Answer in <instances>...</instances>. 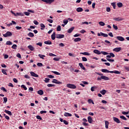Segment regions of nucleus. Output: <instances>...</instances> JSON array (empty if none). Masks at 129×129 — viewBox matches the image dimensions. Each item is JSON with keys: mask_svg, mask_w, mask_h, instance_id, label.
Wrapping results in <instances>:
<instances>
[{"mask_svg": "<svg viewBox=\"0 0 129 129\" xmlns=\"http://www.w3.org/2000/svg\"><path fill=\"white\" fill-rule=\"evenodd\" d=\"M95 89H97V87L94 86L91 88V91H94Z\"/></svg>", "mask_w": 129, "mask_h": 129, "instance_id": "bb28decb", "label": "nucleus"}, {"mask_svg": "<svg viewBox=\"0 0 129 129\" xmlns=\"http://www.w3.org/2000/svg\"><path fill=\"white\" fill-rule=\"evenodd\" d=\"M111 73H115V74H120V72L118 71H111Z\"/></svg>", "mask_w": 129, "mask_h": 129, "instance_id": "a878e982", "label": "nucleus"}, {"mask_svg": "<svg viewBox=\"0 0 129 129\" xmlns=\"http://www.w3.org/2000/svg\"><path fill=\"white\" fill-rule=\"evenodd\" d=\"M2 73H3V74H5V75H8V74H7V72L5 70L2 69Z\"/></svg>", "mask_w": 129, "mask_h": 129, "instance_id": "a19ab883", "label": "nucleus"}, {"mask_svg": "<svg viewBox=\"0 0 129 129\" xmlns=\"http://www.w3.org/2000/svg\"><path fill=\"white\" fill-rule=\"evenodd\" d=\"M100 92L101 94H102V95H105V93H106V91L105 90H102L100 91Z\"/></svg>", "mask_w": 129, "mask_h": 129, "instance_id": "b1692460", "label": "nucleus"}, {"mask_svg": "<svg viewBox=\"0 0 129 129\" xmlns=\"http://www.w3.org/2000/svg\"><path fill=\"white\" fill-rule=\"evenodd\" d=\"M16 56H17V57H18V58H19L20 59H21V58H22V56H21V54H20V53H18Z\"/></svg>", "mask_w": 129, "mask_h": 129, "instance_id": "680f3d73", "label": "nucleus"}, {"mask_svg": "<svg viewBox=\"0 0 129 129\" xmlns=\"http://www.w3.org/2000/svg\"><path fill=\"white\" fill-rule=\"evenodd\" d=\"M28 36H29V37H34V33H32V32H29L28 34Z\"/></svg>", "mask_w": 129, "mask_h": 129, "instance_id": "c756f323", "label": "nucleus"}, {"mask_svg": "<svg viewBox=\"0 0 129 129\" xmlns=\"http://www.w3.org/2000/svg\"><path fill=\"white\" fill-rule=\"evenodd\" d=\"M113 20L117 22H120V21H123V18H122L121 17H118L117 18H114Z\"/></svg>", "mask_w": 129, "mask_h": 129, "instance_id": "423d86ee", "label": "nucleus"}, {"mask_svg": "<svg viewBox=\"0 0 129 129\" xmlns=\"http://www.w3.org/2000/svg\"><path fill=\"white\" fill-rule=\"evenodd\" d=\"M113 29H114V30H116L118 29L117 28V26H116V25H115L114 24L113 25Z\"/></svg>", "mask_w": 129, "mask_h": 129, "instance_id": "8fccbe9b", "label": "nucleus"}, {"mask_svg": "<svg viewBox=\"0 0 129 129\" xmlns=\"http://www.w3.org/2000/svg\"><path fill=\"white\" fill-rule=\"evenodd\" d=\"M17 47H18V46H17L16 44H14V45L12 46V49H17Z\"/></svg>", "mask_w": 129, "mask_h": 129, "instance_id": "3c124183", "label": "nucleus"}, {"mask_svg": "<svg viewBox=\"0 0 129 129\" xmlns=\"http://www.w3.org/2000/svg\"><path fill=\"white\" fill-rule=\"evenodd\" d=\"M47 22H49V23H50V24H52V23H53V20L52 19H47Z\"/></svg>", "mask_w": 129, "mask_h": 129, "instance_id": "864d4df0", "label": "nucleus"}, {"mask_svg": "<svg viewBox=\"0 0 129 129\" xmlns=\"http://www.w3.org/2000/svg\"><path fill=\"white\" fill-rule=\"evenodd\" d=\"M105 128H108V125L109 124V122L108 121H105Z\"/></svg>", "mask_w": 129, "mask_h": 129, "instance_id": "5701e85b", "label": "nucleus"}, {"mask_svg": "<svg viewBox=\"0 0 129 129\" xmlns=\"http://www.w3.org/2000/svg\"><path fill=\"white\" fill-rule=\"evenodd\" d=\"M76 11L78 12V13H81V12H83V9H82V8L79 7L77 8Z\"/></svg>", "mask_w": 129, "mask_h": 129, "instance_id": "dca6fc26", "label": "nucleus"}, {"mask_svg": "<svg viewBox=\"0 0 129 129\" xmlns=\"http://www.w3.org/2000/svg\"><path fill=\"white\" fill-rule=\"evenodd\" d=\"M29 91H34V89H33L32 87H30L29 88Z\"/></svg>", "mask_w": 129, "mask_h": 129, "instance_id": "338daca9", "label": "nucleus"}, {"mask_svg": "<svg viewBox=\"0 0 129 129\" xmlns=\"http://www.w3.org/2000/svg\"><path fill=\"white\" fill-rule=\"evenodd\" d=\"M99 25H100V26H102V27H103V26L105 25V23H104V22L102 21H101L99 22Z\"/></svg>", "mask_w": 129, "mask_h": 129, "instance_id": "7c9ffc66", "label": "nucleus"}, {"mask_svg": "<svg viewBox=\"0 0 129 129\" xmlns=\"http://www.w3.org/2000/svg\"><path fill=\"white\" fill-rule=\"evenodd\" d=\"M80 54H82V55H85L86 56H90V53L87 52H81Z\"/></svg>", "mask_w": 129, "mask_h": 129, "instance_id": "6ab92c4d", "label": "nucleus"}, {"mask_svg": "<svg viewBox=\"0 0 129 129\" xmlns=\"http://www.w3.org/2000/svg\"><path fill=\"white\" fill-rule=\"evenodd\" d=\"M33 23L35 25H39V22H38V21H37V20H34L33 21Z\"/></svg>", "mask_w": 129, "mask_h": 129, "instance_id": "13d9d810", "label": "nucleus"}, {"mask_svg": "<svg viewBox=\"0 0 129 129\" xmlns=\"http://www.w3.org/2000/svg\"><path fill=\"white\" fill-rule=\"evenodd\" d=\"M120 118H121V119H123V120H126V118L124 116L122 115L120 116Z\"/></svg>", "mask_w": 129, "mask_h": 129, "instance_id": "79ce46f5", "label": "nucleus"}, {"mask_svg": "<svg viewBox=\"0 0 129 129\" xmlns=\"http://www.w3.org/2000/svg\"><path fill=\"white\" fill-rule=\"evenodd\" d=\"M111 6H113V9H115V7H116V5H115V3H111Z\"/></svg>", "mask_w": 129, "mask_h": 129, "instance_id": "09e8293b", "label": "nucleus"}, {"mask_svg": "<svg viewBox=\"0 0 129 129\" xmlns=\"http://www.w3.org/2000/svg\"><path fill=\"white\" fill-rule=\"evenodd\" d=\"M56 30L58 32H60V31H61V26L58 25L56 28Z\"/></svg>", "mask_w": 129, "mask_h": 129, "instance_id": "e433bc0d", "label": "nucleus"}, {"mask_svg": "<svg viewBox=\"0 0 129 129\" xmlns=\"http://www.w3.org/2000/svg\"><path fill=\"white\" fill-rule=\"evenodd\" d=\"M6 45H9V46H11V45H13V43L11 41H8L6 42Z\"/></svg>", "mask_w": 129, "mask_h": 129, "instance_id": "f704fd0d", "label": "nucleus"}, {"mask_svg": "<svg viewBox=\"0 0 129 129\" xmlns=\"http://www.w3.org/2000/svg\"><path fill=\"white\" fill-rule=\"evenodd\" d=\"M124 69L126 70L127 71H129V67L124 66Z\"/></svg>", "mask_w": 129, "mask_h": 129, "instance_id": "e2e57ef3", "label": "nucleus"}, {"mask_svg": "<svg viewBox=\"0 0 129 129\" xmlns=\"http://www.w3.org/2000/svg\"><path fill=\"white\" fill-rule=\"evenodd\" d=\"M38 57H40L41 59H44V57H45V55L43 54H38Z\"/></svg>", "mask_w": 129, "mask_h": 129, "instance_id": "c9c22d12", "label": "nucleus"}, {"mask_svg": "<svg viewBox=\"0 0 129 129\" xmlns=\"http://www.w3.org/2000/svg\"><path fill=\"white\" fill-rule=\"evenodd\" d=\"M44 44H45L46 45H51L52 42H51V41L50 40H48L46 41H44Z\"/></svg>", "mask_w": 129, "mask_h": 129, "instance_id": "412c9836", "label": "nucleus"}, {"mask_svg": "<svg viewBox=\"0 0 129 129\" xmlns=\"http://www.w3.org/2000/svg\"><path fill=\"white\" fill-rule=\"evenodd\" d=\"M63 123H64V124H66V125H68V121H67L66 120H64L63 121Z\"/></svg>", "mask_w": 129, "mask_h": 129, "instance_id": "774afa93", "label": "nucleus"}, {"mask_svg": "<svg viewBox=\"0 0 129 129\" xmlns=\"http://www.w3.org/2000/svg\"><path fill=\"white\" fill-rule=\"evenodd\" d=\"M80 41H81V38L79 37L76 38L74 39V42H80Z\"/></svg>", "mask_w": 129, "mask_h": 129, "instance_id": "cd10ccee", "label": "nucleus"}, {"mask_svg": "<svg viewBox=\"0 0 129 129\" xmlns=\"http://www.w3.org/2000/svg\"><path fill=\"white\" fill-rule=\"evenodd\" d=\"M49 81H50V79L49 78H45L44 82H45V83H48V82H49Z\"/></svg>", "mask_w": 129, "mask_h": 129, "instance_id": "a18cd8bd", "label": "nucleus"}, {"mask_svg": "<svg viewBox=\"0 0 129 129\" xmlns=\"http://www.w3.org/2000/svg\"><path fill=\"white\" fill-rule=\"evenodd\" d=\"M3 36L5 37V38H7L8 37H12V36H13V33L10 31H8L6 33V34H3Z\"/></svg>", "mask_w": 129, "mask_h": 129, "instance_id": "f03ea898", "label": "nucleus"}, {"mask_svg": "<svg viewBox=\"0 0 129 129\" xmlns=\"http://www.w3.org/2000/svg\"><path fill=\"white\" fill-rule=\"evenodd\" d=\"M53 60L54 61H59L60 60V58H59L58 57H54V58H53Z\"/></svg>", "mask_w": 129, "mask_h": 129, "instance_id": "bf43d9fd", "label": "nucleus"}, {"mask_svg": "<svg viewBox=\"0 0 129 129\" xmlns=\"http://www.w3.org/2000/svg\"><path fill=\"white\" fill-rule=\"evenodd\" d=\"M63 23L64 25H67L68 24V20H63Z\"/></svg>", "mask_w": 129, "mask_h": 129, "instance_id": "de8ad7c7", "label": "nucleus"}, {"mask_svg": "<svg viewBox=\"0 0 129 129\" xmlns=\"http://www.w3.org/2000/svg\"><path fill=\"white\" fill-rule=\"evenodd\" d=\"M109 55H110V56H111V57H115V56L114 55V54L112 52H110Z\"/></svg>", "mask_w": 129, "mask_h": 129, "instance_id": "6e6d98bb", "label": "nucleus"}, {"mask_svg": "<svg viewBox=\"0 0 129 129\" xmlns=\"http://www.w3.org/2000/svg\"><path fill=\"white\" fill-rule=\"evenodd\" d=\"M1 90H3V91H4V92H7L8 90H7V89H6V88L4 87H2L1 88Z\"/></svg>", "mask_w": 129, "mask_h": 129, "instance_id": "72a5a7b5", "label": "nucleus"}, {"mask_svg": "<svg viewBox=\"0 0 129 129\" xmlns=\"http://www.w3.org/2000/svg\"><path fill=\"white\" fill-rule=\"evenodd\" d=\"M8 101V98L7 97H4V103H7V102Z\"/></svg>", "mask_w": 129, "mask_h": 129, "instance_id": "ea45409f", "label": "nucleus"}, {"mask_svg": "<svg viewBox=\"0 0 129 129\" xmlns=\"http://www.w3.org/2000/svg\"><path fill=\"white\" fill-rule=\"evenodd\" d=\"M52 73H53L54 74H55V75H60V73L56 71H52Z\"/></svg>", "mask_w": 129, "mask_h": 129, "instance_id": "473e14b6", "label": "nucleus"}, {"mask_svg": "<svg viewBox=\"0 0 129 129\" xmlns=\"http://www.w3.org/2000/svg\"><path fill=\"white\" fill-rule=\"evenodd\" d=\"M41 30H44V28H45V25L43 23L40 24Z\"/></svg>", "mask_w": 129, "mask_h": 129, "instance_id": "c85d7f7f", "label": "nucleus"}, {"mask_svg": "<svg viewBox=\"0 0 129 129\" xmlns=\"http://www.w3.org/2000/svg\"><path fill=\"white\" fill-rule=\"evenodd\" d=\"M30 74L31 76H33V77H39V75H38L37 74L33 72H31Z\"/></svg>", "mask_w": 129, "mask_h": 129, "instance_id": "1a4fd4ad", "label": "nucleus"}, {"mask_svg": "<svg viewBox=\"0 0 129 129\" xmlns=\"http://www.w3.org/2000/svg\"><path fill=\"white\" fill-rule=\"evenodd\" d=\"M120 50H121V47H117V48H114L113 49V51H114V52H119Z\"/></svg>", "mask_w": 129, "mask_h": 129, "instance_id": "9d476101", "label": "nucleus"}, {"mask_svg": "<svg viewBox=\"0 0 129 129\" xmlns=\"http://www.w3.org/2000/svg\"><path fill=\"white\" fill-rule=\"evenodd\" d=\"M49 56H52L53 57H56V55L55 54H53L52 53H50Z\"/></svg>", "mask_w": 129, "mask_h": 129, "instance_id": "0e129e2a", "label": "nucleus"}, {"mask_svg": "<svg viewBox=\"0 0 129 129\" xmlns=\"http://www.w3.org/2000/svg\"><path fill=\"white\" fill-rule=\"evenodd\" d=\"M44 3H46V4H49L51 5L52 3H54V0H42Z\"/></svg>", "mask_w": 129, "mask_h": 129, "instance_id": "20e7f679", "label": "nucleus"}, {"mask_svg": "<svg viewBox=\"0 0 129 129\" xmlns=\"http://www.w3.org/2000/svg\"><path fill=\"white\" fill-rule=\"evenodd\" d=\"M57 81H58V80H57L56 79H53L52 80V83H55V84H56Z\"/></svg>", "mask_w": 129, "mask_h": 129, "instance_id": "c03bdc74", "label": "nucleus"}, {"mask_svg": "<svg viewBox=\"0 0 129 129\" xmlns=\"http://www.w3.org/2000/svg\"><path fill=\"white\" fill-rule=\"evenodd\" d=\"M67 87L68 88H71V89H76V86L74 84H68L67 85Z\"/></svg>", "mask_w": 129, "mask_h": 129, "instance_id": "f257e3e1", "label": "nucleus"}, {"mask_svg": "<svg viewBox=\"0 0 129 129\" xmlns=\"http://www.w3.org/2000/svg\"><path fill=\"white\" fill-rule=\"evenodd\" d=\"M24 15H25L26 16H30V13L29 12H24Z\"/></svg>", "mask_w": 129, "mask_h": 129, "instance_id": "052dcab7", "label": "nucleus"}, {"mask_svg": "<svg viewBox=\"0 0 129 129\" xmlns=\"http://www.w3.org/2000/svg\"><path fill=\"white\" fill-rule=\"evenodd\" d=\"M21 88H23L24 90H27V87H26V86H25L24 85H21Z\"/></svg>", "mask_w": 129, "mask_h": 129, "instance_id": "58836bf2", "label": "nucleus"}, {"mask_svg": "<svg viewBox=\"0 0 129 129\" xmlns=\"http://www.w3.org/2000/svg\"><path fill=\"white\" fill-rule=\"evenodd\" d=\"M37 93L38 94H39V95H43V94H44V92L43 90H40L37 91Z\"/></svg>", "mask_w": 129, "mask_h": 129, "instance_id": "aec40b11", "label": "nucleus"}, {"mask_svg": "<svg viewBox=\"0 0 129 129\" xmlns=\"http://www.w3.org/2000/svg\"><path fill=\"white\" fill-rule=\"evenodd\" d=\"M55 38H56V32H54L51 35V39L52 40H54Z\"/></svg>", "mask_w": 129, "mask_h": 129, "instance_id": "2eb2a0df", "label": "nucleus"}, {"mask_svg": "<svg viewBox=\"0 0 129 129\" xmlns=\"http://www.w3.org/2000/svg\"><path fill=\"white\" fill-rule=\"evenodd\" d=\"M64 116H72V114L71 113H68V112H65L64 113Z\"/></svg>", "mask_w": 129, "mask_h": 129, "instance_id": "4be33fe9", "label": "nucleus"}, {"mask_svg": "<svg viewBox=\"0 0 129 129\" xmlns=\"http://www.w3.org/2000/svg\"><path fill=\"white\" fill-rule=\"evenodd\" d=\"M82 61H83L84 62H86V61H87V58L85 57H82Z\"/></svg>", "mask_w": 129, "mask_h": 129, "instance_id": "37998d69", "label": "nucleus"}, {"mask_svg": "<svg viewBox=\"0 0 129 129\" xmlns=\"http://www.w3.org/2000/svg\"><path fill=\"white\" fill-rule=\"evenodd\" d=\"M64 37V34H56V39H63Z\"/></svg>", "mask_w": 129, "mask_h": 129, "instance_id": "7ed1b4c3", "label": "nucleus"}, {"mask_svg": "<svg viewBox=\"0 0 129 129\" xmlns=\"http://www.w3.org/2000/svg\"><path fill=\"white\" fill-rule=\"evenodd\" d=\"M101 71L103 73H111V71H108V70H107V69H102Z\"/></svg>", "mask_w": 129, "mask_h": 129, "instance_id": "6e6552de", "label": "nucleus"}, {"mask_svg": "<svg viewBox=\"0 0 129 129\" xmlns=\"http://www.w3.org/2000/svg\"><path fill=\"white\" fill-rule=\"evenodd\" d=\"M116 38L118 40V41H124V38L122 37V36H117Z\"/></svg>", "mask_w": 129, "mask_h": 129, "instance_id": "0eeeda50", "label": "nucleus"}, {"mask_svg": "<svg viewBox=\"0 0 129 129\" xmlns=\"http://www.w3.org/2000/svg\"><path fill=\"white\" fill-rule=\"evenodd\" d=\"M79 65L80 67L81 68V69H83V70H85V67H84V66H83L82 63H79Z\"/></svg>", "mask_w": 129, "mask_h": 129, "instance_id": "a211bd4d", "label": "nucleus"}, {"mask_svg": "<svg viewBox=\"0 0 129 129\" xmlns=\"http://www.w3.org/2000/svg\"><path fill=\"white\" fill-rule=\"evenodd\" d=\"M74 29H75V27H74L71 28L68 30V33H69V34H71V33L73 32V30H74Z\"/></svg>", "mask_w": 129, "mask_h": 129, "instance_id": "f8f14e48", "label": "nucleus"}, {"mask_svg": "<svg viewBox=\"0 0 129 129\" xmlns=\"http://www.w3.org/2000/svg\"><path fill=\"white\" fill-rule=\"evenodd\" d=\"M101 54H103V55H108V52L105 51H101Z\"/></svg>", "mask_w": 129, "mask_h": 129, "instance_id": "4c0bfd02", "label": "nucleus"}, {"mask_svg": "<svg viewBox=\"0 0 129 129\" xmlns=\"http://www.w3.org/2000/svg\"><path fill=\"white\" fill-rule=\"evenodd\" d=\"M101 79H103V80H109V78L105 76H101Z\"/></svg>", "mask_w": 129, "mask_h": 129, "instance_id": "4468645a", "label": "nucleus"}, {"mask_svg": "<svg viewBox=\"0 0 129 129\" xmlns=\"http://www.w3.org/2000/svg\"><path fill=\"white\" fill-rule=\"evenodd\" d=\"M37 66H39V67H42L43 66V63L41 62L37 63Z\"/></svg>", "mask_w": 129, "mask_h": 129, "instance_id": "5fc2aeb1", "label": "nucleus"}, {"mask_svg": "<svg viewBox=\"0 0 129 129\" xmlns=\"http://www.w3.org/2000/svg\"><path fill=\"white\" fill-rule=\"evenodd\" d=\"M53 86H55V85L52 84H47L48 87H53Z\"/></svg>", "mask_w": 129, "mask_h": 129, "instance_id": "49530a36", "label": "nucleus"}, {"mask_svg": "<svg viewBox=\"0 0 129 129\" xmlns=\"http://www.w3.org/2000/svg\"><path fill=\"white\" fill-rule=\"evenodd\" d=\"M36 45L37 46H40V47H42V42H38L36 43Z\"/></svg>", "mask_w": 129, "mask_h": 129, "instance_id": "4d7b16f0", "label": "nucleus"}, {"mask_svg": "<svg viewBox=\"0 0 129 129\" xmlns=\"http://www.w3.org/2000/svg\"><path fill=\"white\" fill-rule=\"evenodd\" d=\"M88 121L89 122V123H92L93 120L92 119V117H91V116H89L88 117Z\"/></svg>", "mask_w": 129, "mask_h": 129, "instance_id": "9b49d317", "label": "nucleus"}, {"mask_svg": "<svg viewBox=\"0 0 129 129\" xmlns=\"http://www.w3.org/2000/svg\"><path fill=\"white\" fill-rule=\"evenodd\" d=\"M36 118L37 119H40V120H42V117L40 115H37Z\"/></svg>", "mask_w": 129, "mask_h": 129, "instance_id": "603ef678", "label": "nucleus"}, {"mask_svg": "<svg viewBox=\"0 0 129 129\" xmlns=\"http://www.w3.org/2000/svg\"><path fill=\"white\" fill-rule=\"evenodd\" d=\"M93 52L95 53V54H97V55H100V54H101V52L97 49L94 50Z\"/></svg>", "mask_w": 129, "mask_h": 129, "instance_id": "ddd939ff", "label": "nucleus"}, {"mask_svg": "<svg viewBox=\"0 0 129 129\" xmlns=\"http://www.w3.org/2000/svg\"><path fill=\"white\" fill-rule=\"evenodd\" d=\"M113 119L115 122H116V123H120V121L119 119L115 117H113Z\"/></svg>", "mask_w": 129, "mask_h": 129, "instance_id": "39448f33", "label": "nucleus"}, {"mask_svg": "<svg viewBox=\"0 0 129 129\" xmlns=\"http://www.w3.org/2000/svg\"><path fill=\"white\" fill-rule=\"evenodd\" d=\"M5 112H6L8 114H9V115H12V114H13L12 113V112H11L10 111H9V110H5Z\"/></svg>", "mask_w": 129, "mask_h": 129, "instance_id": "393cba45", "label": "nucleus"}, {"mask_svg": "<svg viewBox=\"0 0 129 129\" xmlns=\"http://www.w3.org/2000/svg\"><path fill=\"white\" fill-rule=\"evenodd\" d=\"M28 49L30 50V51H34L35 50V48L32 46V45H30L28 46Z\"/></svg>", "mask_w": 129, "mask_h": 129, "instance_id": "f3484780", "label": "nucleus"}, {"mask_svg": "<svg viewBox=\"0 0 129 129\" xmlns=\"http://www.w3.org/2000/svg\"><path fill=\"white\" fill-rule=\"evenodd\" d=\"M117 6L118 7V8H121V7H122V3H118L117 4Z\"/></svg>", "mask_w": 129, "mask_h": 129, "instance_id": "2f4dec72", "label": "nucleus"}, {"mask_svg": "<svg viewBox=\"0 0 129 129\" xmlns=\"http://www.w3.org/2000/svg\"><path fill=\"white\" fill-rule=\"evenodd\" d=\"M122 114L125 115V114H128L129 112H125V111H123L122 112Z\"/></svg>", "mask_w": 129, "mask_h": 129, "instance_id": "69168bd1", "label": "nucleus"}]
</instances>
